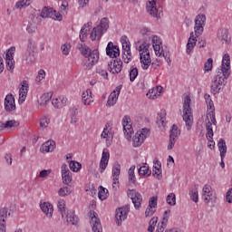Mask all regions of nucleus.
Listing matches in <instances>:
<instances>
[{
	"label": "nucleus",
	"mask_w": 232,
	"mask_h": 232,
	"mask_svg": "<svg viewBox=\"0 0 232 232\" xmlns=\"http://www.w3.org/2000/svg\"><path fill=\"white\" fill-rule=\"evenodd\" d=\"M231 58L229 54H225L222 60V67L220 72H218L211 83V93L217 95L219 92L224 90L226 82L229 75H231Z\"/></svg>",
	"instance_id": "obj_1"
},
{
	"label": "nucleus",
	"mask_w": 232,
	"mask_h": 232,
	"mask_svg": "<svg viewBox=\"0 0 232 232\" xmlns=\"http://www.w3.org/2000/svg\"><path fill=\"white\" fill-rule=\"evenodd\" d=\"M78 49L81 51V53L87 59L84 63V70H92L97 63H99V50L94 49L92 52V49L86 44H80Z\"/></svg>",
	"instance_id": "obj_2"
},
{
	"label": "nucleus",
	"mask_w": 232,
	"mask_h": 232,
	"mask_svg": "<svg viewBox=\"0 0 232 232\" xmlns=\"http://www.w3.org/2000/svg\"><path fill=\"white\" fill-rule=\"evenodd\" d=\"M140 61L141 68L148 70L151 64V57L150 56V44L143 42L140 46Z\"/></svg>",
	"instance_id": "obj_3"
},
{
	"label": "nucleus",
	"mask_w": 232,
	"mask_h": 232,
	"mask_svg": "<svg viewBox=\"0 0 232 232\" xmlns=\"http://www.w3.org/2000/svg\"><path fill=\"white\" fill-rule=\"evenodd\" d=\"M183 121L186 123L188 131L193 126V116L191 115V98L186 96L183 103Z\"/></svg>",
	"instance_id": "obj_4"
},
{
	"label": "nucleus",
	"mask_w": 232,
	"mask_h": 232,
	"mask_svg": "<svg viewBox=\"0 0 232 232\" xmlns=\"http://www.w3.org/2000/svg\"><path fill=\"white\" fill-rule=\"evenodd\" d=\"M128 213H130V205H125L116 209L115 222L117 226H122L124 220L128 218Z\"/></svg>",
	"instance_id": "obj_5"
},
{
	"label": "nucleus",
	"mask_w": 232,
	"mask_h": 232,
	"mask_svg": "<svg viewBox=\"0 0 232 232\" xmlns=\"http://www.w3.org/2000/svg\"><path fill=\"white\" fill-rule=\"evenodd\" d=\"M41 17L44 19L50 17L54 21H63V14L61 13H57V11L53 10L52 7H44L41 12Z\"/></svg>",
	"instance_id": "obj_6"
},
{
	"label": "nucleus",
	"mask_w": 232,
	"mask_h": 232,
	"mask_svg": "<svg viewBox=\"0 0 232 232\" xmlns=\"http://www.w3.org/2000/svg\"><path fill=\"white\" fill-rule=\"evenodd\" d=\"M204 26H206V14H198L195 19V27L194 32L198 37V35H202V32H204Z\"/></svg>",
	"instance_id": "obj_7"
},
{
	"label": "nucleus",
	"mask_w": 232,
	"mask_h": 232,
	"mask_svg": "<svg viewBox=\"0 0 232 232\" xmlns=\"http://www.w3.org/2000/svg\"><path fill=\"white\" fill-rule=\"evenodd\" d=\"M128 197L131 199L132 204H134L135 209H140L142 206V195L137 190L132 189L128 191Z\"/></svg>",
	"instance_id": "obj_8"
},
{
	"label": "nucleus",
	"mask_w": 232,
	"mask_h": 232,
	"mask_svg": "<svg viewBox=\"0 0 232 232\" xmlns=\"http://www.w3.org/2000/svg\"><path fill=\"white\" fill-rule=\"evenodd\" d=\"M202 198L205 204H210V202L217 200V198L213 195L211 187L208 184L205 185L202 188Z\"/></svg>",
	"instance_id": "obj_9"
},
{
	"label": "nucleus",
	"mask_w": 232,
	"mask_h": 232,
	"mask_svg": "<svg viewBox=\"0 0 232 232\" xmlns=\"http://www.w3.org/2000/svg\"><path fill=\"white\" fill-rule=\"evenodd\" d=\"M130 123H131V118H130L129 116H125L122 119L123 131H124V135L128 137L127 138L128 140L131 139V133H133V127H131Z\"/></svg>",
	"instance_id": "obj_10"
},
{
	"label": "nucleus",
	"mask_w": 232,
	"mask_h": 232,
	"mask_svg": "<svg viewBox=\"0 0 232 232\" xmlns=\"http://www.w3.org/2000/svg\"><path fill=\"white\" fill-rule=\"evenodd\" d=\"M12 52H15V47H11V49L5 54V64L8 72H14L15 68V61H14V56Z\"/></svg>",
	"instance_id": "obj_11"
},
{
	"label": "nucleus",
	"mask_w": 232,
	"mask_h": 232,
	"mask_svg": "<svg viewBox=\"0 0 232 232\" xmlns=\"http://www.w3.org/2000/svg\"><path fill=\"white\" fill-rule=\"evenodd\" d=\"M10 217L8 208H0V232H6V218Z\"/></svg>",
	"instance_id": "obj_12"
},
{
	"label": "nucleus",
	"mask_w": 232,
	"mask_h": 232,
	"mask_svg": "<svg viewBox=\"0 0 232 232\" xmlns=\"http://www.w3.org/2000/svg\"><path fill=\"white\" fill-rule=\"evenodd\" d=\"M4 106L5 111H14L15 110V98L14 97V94L9 93L5 96Z\"/></svg>",
	"instance_id": "obj_13"
},
{
	"label": "nucleus",
	"mask_w": 232,
	"mask_h": 232,
	"mask_svg": "<svg viewBox=\"0 0 232 232\" xmlns=\"http://www.w3.org/2000/svg\"><path fill=\"white\" fill-rule=\"evenodd\" d=\"M61 169L63 183L65 184V186H70V183L72 182V172L70 171V169H68V165L63 163Z\"/></svg>",
	"instance_id": "obj_14"
},
{
	"label": "nucleus",
	"mask_w": 232,
	"mask_h": 232,
	"mask_svg": "<svg viewBox=\"0 0 232 232\" xmlns=\"http://www.w3.org/2000/svg\"><path fill=\"white\" fill-rule=\"evenodd\" d=\"M106 53L111 59H117L121 55V51L119 50V46L109 42L106 47Z\"/></svg>",
	"instance_id": "obj_15"
},
{
	"label": "nucleus",
	"mask_w": 232,
	"mask_h": 232,
	"mask_svg": "<svg viewBox=\"0 0 232 232\" xmlns=\"http://www.w3.org/2000/svg\"><path fill=\"white\" fill-rule=\"evenodd\" d=\"M218 39L223 44H229L231 43V36L229 35V31L226 28H221L218 31Z\"/></svg>",
	"instance_id": "obj_16"
},
{
	"label": "nucleus",
	"mask_w": 232,
	"mask_h": 232,
	"mask_svg": "<svg viewBox=\"0 0 232 232\" xmlns=\"http://www.w3.org/2000/svg\"><path fill=\"white\" fill-rule=\"evenodd\" d=\"M147 12L152 17H159V9L157 8V0H149L148 1Z\"/></svg>",
	"instance_id": "obj_17"
},
{
	"label": "nucleus",
	"mask_w": 232,
	"mask_h": 232,
	"mask_svg": "<svg viewBox=\"0 0 232 232\" xmlns=\"http://www.w3.org/2000/svg\"><path fill=\"white\" fill-rule=\"evenodd\" d=\"M27 93H28V82L24 80L22 82V86L19 90V100H18L19 104H23V102H24Z\"/></svg>",
	"instance_id": "obj_18"
},
{
	"label": "nucleus",
	"mask_w": 232,
	"mask_h": 232,
	"mask_svg": "<svg viewBox=\"0 0 232 232\" xmlns=\"http://www.w3.org/2000/svg\"><path fill=\"white\" fill-rule=\"evenodd\" d=\"M111 73H121L122 72V61L114 60L108 63Z\"/></svg>",
	"instance_id": "obj_19"
},
{
	"label": "nucleus",
	"mask_w": 232,
	"mask_h": 232,
	"mask_svg": "<svg viewBox=\"0 0 232 232\" xmlns=\"http://www.w3.org/2000/svg\"><path fill=\"white\" fill-rule=\"evenodd\" d=\"M55 141L53 140H49L43 143L40 148L41 153H51L55 150Z\"/></svg>",
	"instance_id": "obj_20"
},
{
	"label": "nucleus",
	"mask_w": 232,
	"mask_h": 232,
	"mask_svg": "<svg viewBox=\"0 0 232 232\" xmlns=\"http://www.w3.org/2000/svg\"><path fill=\"white\" fill-rule=\"evenodd\" d=\"M169 213H171V210H166L163 214V218L160 221V223L158 225V228L156 232H164V229H166L168 226V219L169 218Z\"/></svg>",
	"instance_id": "obj_21"
},
{
	"label": "nucleus",
	"mask_w": 232,
	"mask_h": 232,
	"mask_svg": "<svg viewBox=\"0 0 232 232\" xmlns=\"http://www.w3.org/2000/svg\"><path fill=\"white\" fill-rule=\"evenodd\" d=\"M110 160V152L103 151L100 161V172L104 173V169L108 168V162Z\"/></svg>",
	"instance_id": "obj_22"
},
{
	"label": "nucleus",
	"mask_w": 232,
	"mask_h": 232,
	"mask_svg": "<svg viewBox=\"0 0 232 232\" xmlns=\"http://www.w3.org/2000/svg\"><path fill=\"white\" fill-rule=\"evenodd\" d=\"M40 208L48 218H52V215H53V206L52 204L44 202L40 204Z\"/></svg>",
	"instance_id": "obj_23"
},
{
	"label": "nucleus",
	"mask_w": 232,
	"mask_h": 232,
	"mask_svg": "<svg viewBox=\"0 0 232 232\" xmlns=\"http://www.w3.org/2000/svg\"><path fill=\"white\" fill-rule=\"evenodd\" d=\"M92 231L93 232H102V225H101V219L97 218V213L93 212L92 217Z\"/></svg>",
	"instance_id": "obj_24"
},
{
	"label": "nucleus",
	"mask_w": 232,
	"mask_h": 232,
	"mask_svg": "<svg viewBox=\"0 0 232 232\" xmlns=\"http://www.w3.org/2000/svg\"><path fill=\"white\" fill-rule=\"evenodd\" d=\"M160 93H162V86H156L149 91L147 97L155 100L157 97H160Z\"/></svg>",
	"instance_id": "obj_25"
},
{
	"label": "nucleus",
	"mask_w": 232,
	"mask_h": 232,
	"mask_svg": "<svg viewBox=\"0 0 232 232\" xmlns=\"http://www.w3.org/2000/svg\"><path fill=\"white\" fill-rule=\"evenodd\" d=\"M67 224H72V226H77L79 224V218L75 215V212L70 210L66 214Z\"/></svg>",
	"instance_id": "obj_26"
},
{
	"label": "nucleus",
	"mask_w": 232,
	"mask_h": 232,
	"mask_svg": "<svg viewBox=\"0 0 232 232\" xmlns=\"http://www.w3.org/2000/svg\"><path fill=\"white\" fill-rule=\"evenodd\" d=\"M196 45H197V37H195V34L191 32L187 44V53L190 54L191 50H193V48H195Z\"/></svg>",
	"instance_id": "obj_27"
},
{
	"label": "nucleus",
	"mask_w": 232,
	"mask_h": 232,
	"mask_svg": "<svg viewBox=\"0 0 232 232\" xmlns=\"http://www.w3.org/2000/svg\"><path fill=\"white\" fill-rule=\"evenodd\" d=\"M113 184H119V175H121V164L115 162L112 167Z\"/></svg>",
	"instance_id": "obj_28"
},
{
	"label": "nucleus",
	"mask_w": 232,
	"mask_h": 232,
	"mask_svg": "<svg viewBox=\"0 0 232 232\" xmlns=\"http://www.w3.org/2000/svg\"><path fill=\"white\" fill-rule=\"evenodd\" d=\"M218 148L220 152V158L223 160L224 157H226V153H227V146L226 145V140L224 139L218 140Z\"/></svg>",
	"instance_id": "obj_29"
},
{
	"label": "nucleus",
	"mask_w": 232,
	"mask_h": 232,
	"mask_svg": "<svg viewBox=\"0 0 232 232\" xmlns=\"http://www.w3.org/2000/svg\"><path fill=\"white\" fill-rule=\"evenodd\" d=\"M90 26H92V22H88L87 24H83L80 31V41L84 43L86 36L88 35V31L90 30Z\"/></svg>",
	"instance_id": "obj_30"
},
{
	"label": "nucleus",
	"mask_w": 232,
	"mask_h": 232,
	"mask_svg": "<svg viewBox=\"0 0 232 232\" xmlns=\"http://www.w3.org/2000/svg\"><path fill=\"white\" fill-rule=\"evenodd\" d=\"M90 95H92V91L90 90L83 92L82 95V103L85 104V106H88L92 104V102H93V100L92 99V97H90Z\"/></svg>",
	"instance_id": "obj_31"
},
{
	"label": "nucleus",
	"mask_w": 232,
	"mask_h": 232,
	"mask_svg": "<svg viewBox=\"0 0 232 232\" xmlns=\"http://www.w3.org/2000/svg\"><path fill=\"white\" fill-rule=\"evenodd\" d=\"M134 148H139V146H142L144 142V139L142 137L141 132H136L135 136L132 138Z\"/></svg>",
	"instance_id": "obj_32"
},
{
	"label": "nucleus",
	"mask_w": 232,
	"mask_h": 232,
	"mask_svg": "<svg viewBox=\"0 0 232 232\" xmlns=\"http://www.w3.org/2000/svg\"><path fill=\"white\" fill-rule=\"evenodd\" d=\"M37 60V52H26L25 61L28 64H34Z\"/></svg>",
	"instance_id": "obj_33"
},
{
	"label": "nucleus",
	"mask_w": 232,
	"mask_h": 232,
	"mask_svg": "<svg viewBox=\"0 0 232 232\" xmlns=\"http://www.w3.org/2000/svg\"><path fill=\"white\" fill-rule=\"evenodd\" d=\"M206 130H207V133H206V137L208 140V142H213V126L211 121H208L206 124Z\"/></svg>",
	"instance_id": "obj_34"
},
{
	"label": "nucleus",
	"mask_w": 232,
	"mask_h": 232,
	"mask_svg": "<svg viewBox=\"0 0 232 232\" xmlns=\"http://www.w3.org/2000/svg\"><path fill=\"white\" fill-rule=\"evenodd\" d=\"M121 43L122 44L123 52H131V46L130 45V39H128V36H121Z\"/></svg>",
	"instance_id": "obj_35"
},
{
	"label": "nucleus",
	"mask_w": 232,
	"mask_h": 232,
	"mask_svg": "<svg viewBox=\"0 0 232 232\" xmlns=\"http://www.w3.org/2000/svg\"><path fill=\"white\" fill-rule=\"evenodd\" d=\"M102 34V30L100 27H94L91 33V40L95 41V39H101Z\"/></svg>",
	"instance_id": "obj_36"
},
{
	"label": "nucleus",
	"mask_w": 232,
	"mask_h": 232,
	"mask_svg": "<svg viewBox=\"0 0 232 232\" xmlns=\"http://www.w3.org/2000/svg\"><path fill=\"white\" fill-rule=\"evenodd\" d=\"M97 28H100L102 30V33L104 34V32H106L108 28H110V21L108 20V18H102Z\"/></svg>",
	"instance_id": "obj_37"
},
{
	"label": "nucleus",
	"mask_w": 232,
	"mask_h": 232,
	"mask_svg": "<svg viewBox=\"0 0 232 232\" xmlns=\"http://www.w3.org/2000/svg\"><path fill=\"white\" fill-rule=\"evenodd\" d=\"M178 137H180V130H179V127L174 124V125H172V127L169 130V138L177 139Z\"/></svg>",
	"instance_id": "obj_38"
},
{
	"label": "nucleus",
	"mask_w": 232,
	"mask_h": 232,
	"mask_svg": "<svg viewBox=\"0 0 232 232\" xmlns=\"http://www.w3.org/2000/svg\"><path fill=\"white\" fill-rule=\"evenodd\" d=\"M34 3V0H20L15 4V8L17 9H23L25 8V6H30Z\"/></svg>",
	"instance_id": "obj_39"
},
{
	"label": "nucleus",
	"mask_w": 232,
	"mask_h": 232,
	"mask_svg": "<svg viewBox=\"0 0 232 232\" xmlns=\"http://www.w3.org/2000/svg\"><path fill=\"white\" fill-rule=\"evenodd\" d=\"M98 198L100 200H106L108 198V189L102 186L99 187Z\"/></svg>",
	"instance_id": "obj_40"
},
{
	"label": "nucleus",
	"mask_w": 232,
	"mask_h": 232,
	"mask_svg": "<svg viewBox=\"0 0 232 232\" xmlns=\"http://www.w3.org/2000/svg\"><path fill=\"white\" fill-rule=\"evenodd\" d=\"M118 99H119V96L117 94H115V91H113L109 95V98L107 101V106H113L114 104H116Z\"/></svg>",
	"instance_id": "obj_41"
},
{
	"label": "nucleus",
	"mask_w": 232,
	"mask_h": 232,
	"mask_svg": "<svg viewBox=\"0 0 232 232\" xmlns=\"http://www.w3.org/2000/svg\"><path fill=\"white\" fill-rule=\"evenodd\" d=\"M129 184H135L137 178H135V166L129 169Z\"/></svg>",
	"instance_id": "obj_42"
},
{
	"label": "nucleus",
	"mask_w": 232,
	"mask_h": 232,
	"mask_svg": "<svg viewBox=\"0 0 232 232\" xmlns=\"http://www.w3.org/2000/svg\"><path fill=\"white\" fill-rule=\"evenodd\" d=\"M157 124L158 126H166V112L158 113Z\"/></svg>",
	"instance_id": "obj_43"
},
{
	"label": "nucleus",
	"mask_w": 232,
	"mask_h": 232,
	"mask_svg": "<svg viewBox=\"0 0 232 232\" xmlns=\"http://www.w3.org/2000/svg\"><path fill=\"white\" fill-rule=\"evenodd\" d=\"M35 30H37V23L34 20L29 21L26 27L28 34H34Z\"/></svg>",
	"instance_id": "obj_44"
},
{
	"label": "nucleus",
	"mask_w": 232,
	"mask_h": 232,
	"mask_svg": "<svg viewBox=\"0 0 232 232\" xmlns=\"http://www.w3.org/2000/svg\"><path fill=\"white\" fill-rule=\"evenodd\" d=\"M190 198L193 202H198V190L197 189V186H193L190 190Z\"/></svg>",
	"instance_id": "obj_45"
},
{
	"label": "nucleus",
	"mask_w": 232,
	"mask_h": 232,
	"mask_svg": "<svg viewBox=\"0 0 232 232\" xmlns=\"http://www.w3.org/2000/svg\"><path fill=\"white\" fill-rule=\"evenodd\" d=\"M72 193V188L68 186L61 188L58 191L59 197H68Z\"/></svg>",
	"instance_id": "obj_46"
},
{
	"label": "nucleus",
	"mask_w": 232,
	"mask_h": 232,
	"mask_svg": "<svg viewBox=\"0 0 232 232\" xmlns=\"http://www.w3.org/2000/svg\"><path fill=\"white\" fill-rule=\"evenodd\" d=\"M69 168L70 169H72V171H74V173H77V171L81 170L82 165L77 161L72 160L69 164Z\"/></svg>",
	"instance_id": "obj_47"
},
{
	"label": "nucleus",
	"mask_w": 232,
	"mask_h": 232,
	"mask_svg": "<svg viewBox=\"0 0 232 232\" xmlns=\"http://www.w3.org/2000/svg\"><path fill=\"white\" fill-rule=\"evenodd\" d=\"M139 175H143L147 177H150L151 175V170H150V168L146 165L140 167L138 170Z\"/></svg>",
	"instance_id": "obj_48"
},
{
	"label": "nucleus",
	"mask_w": 232,
	"mask_h": 232,
	"mask_svg": "<svg viewBox=\"0 0 232 232\" xmlns=\"http://www.w3.org/2000/svg\"><path fill=\"white\" fill-rule=\"evenodd\" d=\"M52 92H46L44 94H43V96L40 98L41 103L42 104H48V102H50V101H52Z\"/></svg>",
	"instance_id": "obj_49"
},
{
	"label": "nucleus",
	"mask_w": 232,
	"mask_h": 232,
	"mask_svg": "<svg viewBox=\"0 0 232 232\" xmlns=\"http://www.w3.org/2000/svg\"><path fill=\"white\" fill-rule=\"evenodd\" d=\"M158 166H160V168L153 167L152 175H153V177H156V179H158V180H160V179H162V170L160 169V167H161L160 164V165L158 164Z\"/></svg>",
	"instance_id": "obj_50"
},
{
	"label": "nucleus",
	"mask_w": 232,
	"mask_h": 232,
	"mask_svg": "<svg viewBox=\"0 0 232 232\" xmlns=\"http://www.w3.org/2000/svg\"><path fill=\"white\" fill-rule=\"evenodd\" d=\"M26 52H37V45L35 44V42L34 40H28Z\"/></svg>",
	"instance_id": "obj_51"
},
{
	"label": "nucleus",
	"mask_w": 232,
	"mask_h": 232,
	"mask_svg": "<svg viewBox=\"0 0 232 232\" xmlns=\"http://www.w3.org/2000/svg\"><path fill=\"white\" fill-rule=\"evenodd\" d=\"M48 124H50V118L48 116H44L40 119V127L42 130L48 128Z\"/></svg>",
	"instance_id": "obj_52"
},
{
	"label": "nucleus",
	"mask_w": 232,
	"mask_h": 232,
	"mask_svg": "<svg viewBox=\"0 0 232 232\" xmlns=\"http://www.w3.org/2000/svg\"><path fill=\"white\" fill-rule=\"evenodd\" d=\"M58 210L61 211L63 218H64V213L63 211H66V202L64 199L58 200Z\"/></svg>",
	"instance_id": "obj_53"
},
{
	"label": "nucleus",
	"mask_w": 232,
	"mask_h": 232,
	"mask_svg": "<svg viewBox=\"0 0 232 232\" xmlns=\"http://www.w3.org/2000/svg\"><path fill=\"white\" fill-rule=\"evenodd\" d=\"M154 52L156 55H164V48H162V44H153Z\"/></svg>",
	"instance_id": "obj_54"
},
{
	"label": "nucleus",
	"mask_w": 232,
	"mask_h": 232,
	"mask_svg": "<svg viewBox=\"0 0 232 232\" xmlns=\"http://www.w3.org/2000/svg\"><path fill=\"white\" fill-rule=\"evenodd\" d=\"M166 200H167V204H169V206H175V204H177V198L173 193L169 194L167 196Z\"/></svg>",
	"instance_id": "obj_55"
},
{
	"label": "nucleus",
	"mask_w": 232,
	"mask_h": 232,
	"mask_svg": "<svg viewBox=\"0 0 232 232\" xmlns=\"http://www.w3.org/2000/svg\"><path fill=\"white\" fill-rule=\"evenodd\" d=\"M77 108L71 109V124H77Z\"/></svg>",
	"instance_id": "obj_56"
},
{
	"label": "nucleus",
	"mask_w": 232,
	"mask_h": 232,
	"mask_svg": "<svg viewBox=\"0 0 232 232\" xmlns=\"http://www.w3.org/2000/svg\"><path fill=\"white\" fill-rule=\"evenodd\" d=\"M138 75H139V70L136 67L132 68L130 72V82H133V81H135V79H137Z\"/></svg>",
	"instance_id": "obj_57"
},
{
	"label": "nucleus",
	"mask_w": 232,
	"mask_h": 232,
	"mask_svg": "<svg viewBox=\"0 0 232 232\" xmlns=\"http://www.w3.org/2000/svg\"><path fill=\"white\" fill-rule=\"evenodd\" d=\"M19 126V121L15 120L7 121L5 123V128H17Z\"/></svg>",
	"instance_id": "obj_58"
},
{
	"label": "nucleus",
	"mask_w": 232,
	"mask_h": 232,
	"mask_svg": "<svg viewBox=\"0 0 232 232\" xmlns=\"http://www.w3.org/2000/svg\"><path fill=\"white\" fill-rule=\"evenodd\" d=\"M205 72H211L213 70V58H208L204 64Z\"/></svg>",
	"instance_id": "obj_59"
},
{
	"label": "nucleus",
	"mask_w": 232,
	"mask_h": 232,
	"mask_svg": "<svg viewBox=\"0 0 232 232\" xmlns=\"http://www.w3.org/2000/svg\"><path fill=\"white\" fill-rule=\"evenodd\" d=\"M122 59H123V62L126 63V64H128V63L131 61V51L130 52L123 51Z\"/></svg>",
	"instance_id": "obj_60"
},
{
	"label": "nucleus",
	"mask_w": 232,
	"mask_h": 232,
	"mask_svg": "<svg viewBox=\"0 0 232 232\" xmlns=\"http://www.w3.org/2000/svg\"><path fill=\"white\" fill-rule=\"evenodd\" d=\"M207 119H210L211 124L217 126V119L215 118V112H213V111L208 112Z\"/></svg>",
	"instance_id": "obj_61"
},
{
	"label": "nucleus",
	"mask_w": 232,
	"mask_h": 232,
	"mask_svg": "<svg viewBox=\"0 0 232 232\" xmlns=\"http://www.w3.org/2000/svg\"><path fill=\"white\" fill-rule=\"evenodd\" d=\"M60 12L62 15H66V14H68V2L64 1L62 3Z\"/></svg>",
	"instance_id": "obj_62"
},
{
	"label": "nucleus",
	"mask_w": 232,
	"mask_h": 232,
	"mask_svg": "<svg viewBox=\"0 0 232 232\" xmlns=\"http://www.w3.org/2000/svg\"><path fill=\"white\" fill-rule=\"evenodd\" d=\"M72 48V45L64 44L62 45L61 50L63 55H68L70 53V49Z\"/></svg>",
	"instance_id": "obj_63"
},
{
	"label": "nucleus",
	"mask_w": 232,
	"mask_h": 232,
	"mask_svg": "<svg viewBox=\"0 0 232 232\" xmlns=\"http://www.w3.org/2000/svg\"><path fill=\"white\" fill-rule=\"evenodd\" d=\"M149 208H154L157 209V197L153 196L149 199Z\"/></svg>",
	"instance_id": "obj_64"
}]
</instances>
